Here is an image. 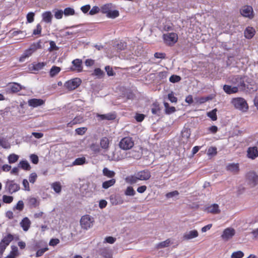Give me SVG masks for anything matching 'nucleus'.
<instances>
[{
    "instance_id": "nucleus-1",
    "label": "nucleus",
    "mask_w": 258,
    "mask_h": 258,
    "mask_svg": "<svg viewBox=\"0 0 258 258\" xmlns=\"http://www.w3.org/2000/svg\"><path fill=\"white\" fill-rule=\"evenodd\" d=\"M151 176L150 171L148 169H144L137 172L134 175L127 176L125 180L127 183L134 184L137 183L139 180H148Z\"/></svg>"
},
{
    "instance_id": "nucleus-2",
    "label": "nucleus",
    "mask_w": 258,
    "mask_h": 258,
    "mask_svg": "<svg viewBox=\"0 0 258 258\" xmlns=\"http://www.w3.org/2000/svg\"><path fill=\"white\" fill-rule=\"evenodd\" d=\"M231 103L236 109L242 112L248 111L249 107L246 101L242 97H235L231 99Z\"/></svg>"
},
{
    "instance_id": "nucleus-3",
    "label": "nucleus",
    "mask_w": 258,
    "mask_h": 258,
    "mask_svg": "<svg viewBox=\"0 0 258 258\" xmlns=\"http://www.w3.org/2000/svg\"><path fill=\"white\" fill-rule=\"evenodd\" d=\"M41 48L40 41L32 43L20 57V61H23L27 57L30 56L35 51Z\"/></svg>"
},
{
    "instance_id": "nucleus-4",
    "label": "nucleus",
    "mask_w": 258,
    "mask_h": 258,
    "mask_svg": "<svg viewBox=\"0 0 258 258\" xmlns=\"http://www.w3.org/2000/svg\"><path fill=\"white\" fill-rule=\"evenodd\" d=\"M134 146V141L132 137H125L123 138L119 143V147L124 150L132 149Z\"/></svg>"
},
{
    "instance_id": "nucleus-5",
    "label": "nucleus",
    "mask_w": 258,
    "mask_h": 258,
    "mask_svg": "<svg viewBox=\"0 0 258 258\" xmlns=\"http://www.w3.org/2000/svg\"><path fill=\"white\" fill-rule=\"evenodd\" d=\"M178 35L176 33L171 32L164 34L163 35V39L166 44L168 45H173L177 42Z\"/></svg>"
},
{
    "instance_id": "nucleus-6",
    "label": "nucleus",
    "mask_w": 258,
    "mask_h": 258,
    "mask_svg": "<svg viewBox=\"0 0 258 258\" xmlns=\"http://www.w3.org/2000/svg\"><path fill=\"white\" fill-rule=\"evenodd\" d=\"M94 219L89 215H85L82 217L80 224L82 228L88 229L93 226Z\"/></svg>"
},
{
    "instance_id": "nucleus-7",
    "label": "nucleus",
    "mask_w": 258,
    "mask_h": 258,
    "mask_svg": "<svg viewBox=\"0 0 258 258\" xmlns=\"http://www.w3.org/2000/svg\"><path fill=\"white\" fill-rule=\"evenodd\" d=\"M82 81L79 78H75L68 81L64 84V87L70 91L74 90L78 88Z\"/></svg>"
},
{
    "instance_id": "nucleus-8",
    "label": "nucleus",
    "mask_w": 258,
    "mask_h": 258,
    "mask_svg": "<svg viewBox=\"0 0 258 258\" xmlns=\"http://www.w3.org/2000/svg\"><path fill=\"white\" fill-rule=\"evenodd\" d=\"M235 234V230L231 227L226 228L221 235V238L224 241H228L231 239Z\"/></svg>"
},
{
    "instance_id": "nucleus-9",
    "label": "nucleus",
    "mask_w": 258,
    "mask_h": 258,
    "mask_svg": "<svg viewBox=\"0 0 258 258\" xmlns=\"http://www.w3.org/2000/svg\"><path fill=\"white\" fill-rule=\"evenodd\" d=\"M240 13L243 17L250 19H252L254 16L253 9L249 6H243L240 10Z\"/></svg>"
},
{
    "instance_id": "nucleus-10",
    "label": "nucleus",
    "mask_w": 258,
    "mask_h": 258,
    "mask_svg": "<svg viewBox=\"0 0 258 258\" xmlns=\"http://www.w3.org/2000/svg\"><path fill=\"white\" fill-rule=\"evenodd\" d=\"M246 178L251 186H254L258 183V175L254 172L250 171L247 173Z\"/></svg>"
},
{
    "instance_id": "nucleus-11",
    "label": "nucleus",
    "mask_w": 258,
    "mask_h": 258,
    "mask_svg": "<svg viewBox=\"0 0 258 258\" xmlns=\"http://www.w3.org/2000/svg\"><path fill=\"white\" fill-rule=\"evenodd\" d=\"M6 187L10 193H14L20 189L19 185L14 182V180H8L7 182Z\"/></svg>"
},
{
    "instance_id": "nucleus-12",
    "label": "nucleus",
    "mask_w": 258,
    "mask_h": 258,
    "mask_svg": "<svg viewBox=\"0 0 258 258\" xmlns=\"http://www.w3.org/2000/svg\"><path fill=\"white\" fill-rule=\"evenodd\" d=\"M45 103V100L41 99L32 98L28 100V104L33 108L37 107L43 105Z\"/></svg>"
},
{
    "instance_id": "nucleus-13",
    "label": "nucleus",
    "mask_w": 258,
    "mask_h": 258,
    "mask_svg": "<svg viewBox=\"0 0 258 258\" xmlns=\"http://www.w3.org/2000/svg\"><path fill=\"white\" fill-rule=\"evenodd\" d=\"M247 158L252 160L255 159L258 157V150L256 147H250L247 150Z\"/></svg>"
},
{
    "instance_id": "nucleus-14",
    "label": "nucleus",
    "mask_w": 258,
    "mask_h": 258,
    "mask_svg": "<svg viewBox=\"0 0 258 258\" xmlns=\"http://www.w3.org/2000/svg\"><path fill=\"white\" fill-rule=\"evenodd\" d=\"M199 235L198 232L196 230L187 231L184 233L183 235V239L188 240L198 237Z\"/></svg>"
},
{
    "instance_id": "nucleus-15",
    "label": "nucleus",
    "mask_w": 258,
    "mask_h": 258,
    "mask_svg": "<svg viewBox=\"0 0 258 258\" xmlns=\"http://www.w3.org/2000/svg\"><path fill=\"white\" fill-rule=\"evenodd\" d=\"M227 171L233 173L234 174H237L239 171V166L238 163H229L226 167Z\"/></svg>"
},
{
    "instance_id": "nucleus-16",
    "label": "nucleus",
    "mask_w": 258,
    "mask_h": 258,
    "mask_svg": "<svg viewBox=\"0 0 258 258\" xmlns=\"http://www.w3.org/2000/svg\"><path fill=\"white\" fill-rule=\"evenodd\" d=\"M99 253L104 258H112V251L109 248L104 247L100 248Z\"/></svg>"
},
{
    "instance_id": "nucleus-17",
    "label": "nucleus",
    "mask_w": 258,
    "mask_h": 258,
    "mask_svg": "<svg viewBox=\"0 0 258 258\" xmlns=\"http://www.w3.org/2000/svg\"><path fill=\"white\" fill-rule=\"evenodd\" d=\"M8 86L12 93L18 92L22 89V86L17 83H10Z\"/></svg>"
},
{
    "instance_id": "nucleus-18",
    "label": "nucleus",
    "mask_w": 258,
    "mask_h": 258,
    "mask_svg": "<svg viewBox=\"0 0 258 258\" xmlns=\"http://www.w3.org/2000/svg\"><path fill=\"white\" fill-rule=\"evenodd\" d=\"M223 89L224 92L227 94H234L238 92V87H232L228 85H224Z\"/></svg>"
},
{
    "instance_id": "nucleus-19",
    "label": "nucleus",
    "mask_w": 258,
    "mask_h": 258,
    "mask_svg": "<svg viewBox=\"0 0 258 258\" xmlns=\"http://www.w3.org/2000/svg\"><path fill=\"white\" fill-rule=\"evenodd\" d=\"M255 29L252 27H247L246 28L244 32V36L247 39H251L255 35Z\"/></svg>"
},
{
    "instance_id": "nucleus-20",
    "label": "nucleus",
    "mask_w": 258,
    "mask_h": 258,
    "mask_svg": "<svg viewBox=\"0 0 258 258\" xmlns=\"http://www.w3.org/2000/svg\"><path fill=\"white\" fill-rule=\"evenodd\" d=\"M127 158H133L135 159H139L141 157V154L138 151L132 150L127 153H126Z\"/></svg>"
},
{
    "instance_id": "nucleus-21",
    "label": "nucleus",
    "mask_w": 258,
    "mask_h": 258,
    "mask_svg": "<svg viewBox=\"0 0 258 258\" xmlns=\"http://www.w3.org/2000/svg\"><path fill=\"white\" fill-rule=\"evenodd\" d=\"M97 116L101 120H112L116 118V114L115 113H109L105 114H97Z\"/></svg>"
},
{
    "instance_id": "nucleus-22",
    "label": "nucleus",
    "mask_w": 258,
    "mask_h": 258,
    "mask_svg": "<svg viewBox=\"0 0 258 258\" xmlns=\"http://www.w3.org/2000/svg\"><path fill=\"white\" fill-rule=\"evenodd\" d=\"M20 224L23 230L24 231H27L30 227L31 221L27 217H25L21 221Z\"/></svg>"
},
{
    "instance_id": "nucleus-23",
    "label": "nucleus",
    "mask_w": 258,
    "mask_h": 258,
    "mask_svg": "<svg viewBox=\"0 0 258 258\" xmlns=\"http://www.w3.org/2000/svg\"><path fill=\"white\" fill-rule=\"evenodd\" d=\"M39 202L35 198H30L27 200V205L29 208H36L39 205Z\"/></svg>"
},
{
    "instance_id": "nucleus-24",
    "label": "nucleus",
    "mask_w": 258,
    "mask_h": 258,
    "mask_svg": "<svg viewBox=\"0 0 258 258\" xmlns=\"http://www.w3.org/2000/svg\"><path fill=\"white\" fill-rule=\"evenodd\" d=\"M19 254V253L18 247L16 246L12 245L11 246V251L9 254L5 258H16Z\"/></svg>"
},
{
    "instance_id": "nucleus-25",
    "label": "nucleus",
    "mask_w": 258,
    "mask_h": 258,
    "mask_svg": "<svg viewBox=\"0 0 258 258\" xmlns=\"http://www.w3.org/2000/svg\"><path fill=\"white\" fill-rule=\"evenodd\" d=\"M126 157V153H122L121 150L115 151L113 154V158L116 161L121 160L124 158Z\"/></svg>"
},
{
    "instance_id": "nucleus-26",
    "label": "nucleus",
    "mask_w": 258,
    "mask_h": 258,
    "mask_svg": "<svg viewBox=\"0 0 258 258\" xmlns=\"http://www.w3.org/2000/svg\"><path fill=\"white\" fill-rule=\"evenodd\" d=\"M72 63L75 67V70L80 72L83 70L82 61L80 59H76L72 61Z\"/></svg>"
},
{
    "instance_id": "nucleus-27",
    "label": "nucleus",
    "mask_w": 258,
    "mask_h": 258,
    "mask_svg": "<svg viewBox=\"0 0 258 258\" xmlns=\"http://www.w3.org/2000/svg\"><path fill=\"white\" fill-rule=\"evenodd\" d=\"M160 107L158 102L153 103L151 106V111L152 114L159 115L160 113Z\"/></svg>"
},
{
    "instance_id": "nucleus-28",
    "label": "nucleus",
    "mask_w": 258,
    "mask_h": 258,
    "mask_svg": "<svg viewBox=\"0 0 258 258\" xmlns=\"http://www.w3.org/2000/svg\"><path fill=\"white\" fill-rule=\"evenodd\" d=\"M18 167L26 171H29L31 169V166L27 160L21 161L18 164Z\"/></svg>"
},
{
    "instance_id": "nucleus-29",
    "label": "nucleus",
    "mask_w": 258,
    "mask_h": 258,
    "mask_svg": "<svg viewBox=\"0 0 258 258\" xmlns=\"http://www.w3.org/2000/svg\"><path fill=\"white\" fill-rule=\"evenodd\" d=\"M212 97L211 96H208L206 97H196L195 100L197 104H202L209 100H212Z\"/></svg>"
},
{
    "instance_id": "nucleus-30",
    "label": "nucleus",
    "mask_w": 258,
    "mask_h": 258,
    "mask_svg": "<svg viewBox=\"0 0 258 258\" xmlns=\"http://www.w3.org/2000/svg\"><path fill=\"white\" fill-rule=\"evenodd\" d=\"M101 147L103 149L107 150L108 149L109 146V140L107 137H103L100 142Z\"/></svg>"
},
{
    "instance_id": "nucleus-31",
    "label": "nucleus",
    "mask_w": 258,
    "mask_h": 258,
    "mask_svg": "<svg viewBox=\"0 0 258 258\" xmlns=\"http://www.w3.org/2000/svg\"><path fill=\"white\" fill-rule=\"evenodd\" d=\"M116 182L115 178H111L110 180L105 181L102 183V187L104 189H107L109 187L114 185Z\"/></svg>"
},
{
    "instance_id": "nucleus-32",
    "label": "nucleus",
    "mask_w": 258,
    "mask_h": 258,
    "mask_svg": "<svg viewBox=\"0 0 258 258\" xmlns=\"http://www.w3.org/2000/svg\"><path fill=\"white\" fill-rule=\"evenodd\" d=\"M52 15L51 13L49 11H47L43 13L42 18L43 20L46 23H50L51 22Z\"/></svg>"
},
{
    "instance_id": "nucleus-33",
    "label": "nucleus",
    "mask_w": 258,
    "mask_h": 258,
    "mask_svg": "<svg viewBox=\"0 0 258 258\" xmlns=\"http://www.w3.org/2000/svg\"><path fill=\"white\" fill-rule=\"evenodd\" d=\"M93 76H96L99 79H101L105 76L104 72L100 68H96L92 74Z\"/></svg>"
},
{
    "instance_id": "nucleus-34",
    "label": "nucleus",
    "mask_w": 258,
    "mask_h": 258,
    "mask_svg": "<svg viewBox=\"0 0 258 258\" xmlns=\"http://www.w3.org/2000/svg\"><path fill=\"white\" fill-rule=\"evenodd\" d=\"M103 175L108 177L113 178L115 175V172L112 170H109L107 168L105 167L102 170Z\"/></svg>"
},
{
    "instance_id": "nucleus-35",
    "label": "nucleus",
    "mask_w": 258,
    "mask_h": 258,
    "mask_svg": "<svg viewBox=\"0 0 258 258\" xmlns=\"http://www.w3.org/2000/svg\"><path fill=\"white\" fill-rule=\"evenodd\" d=\"M164 105L165 107V112L167 114H170L176 111L175 108L173 106H170L167 102H164Z\"/></svg>"
},
{
    "instance_id": "nucleus-36",
    "label": "nucleus",
    "mask_w": 258,
    "mask_h": 258,
    "mask_svg": "<svg viewBox=\"0 0 258 258\" xmlns=\"http://www.w3.org/2000/svg\"><path fill=\"white\" fill-rule=\"evenodd\" d=\"M19 158V155L14 153L10 154L8 157V162L10 164H13L18 161Z\"/></svg>"
},
{
    "instance_id": "nucleus-37",
    "label": "nucleus",
    "mask_w": 258,
    "mask_h": 258,
    "mask_svg": "<svg viewBox=\"0 0 258 258\" xmlns=\"http://www.w3.org/2000/svg\"><path fill=\"white\" fill-rule=\"evenodd\" d=\"M13 236L11 234H9L6 236L1 242L8 246L10 243L13 240Z\"/></svg>"
},
{
    "instance_id": "nucleus-38",
    "label": "nucleus",
    "mask_w": 258,
    "mask_h": 258,
    "mask_svg": "<svg viewBox=\"0 0 258 258\" xmlns=\"http://www.w3.org/2000/svg\"><path fill=\"white\" fill-rule=\"evenodd\" d=\"M111 4H106L104 5H103L100 8V12L102 14H106V15L108 14L109 11H110L111 9Z\"/></svg>"
},
{
    "instance_id": "nucleus-39",
    "label": "nucleus",
    "mask_w": 258,
    "mask_h": 258,
    "mask_svg": "<svg viewBox=\"0 0 258 258\" xmlns=\"http://www.w3.org/2000/svg\"><path fill=\"white\" fill-rule=\"evenodd\" d=\"M238 79V83H237L236 84V87H238V89L239 88H241L242 89H244V88L245 87V82H244V78L241 77V76H239V75H237V78Z\"/></svg>"
},
{
    "instance_id": "nucleus-40",
    "label": "nucleus",
    "mask_w": 258,
    "mask_h": 258,
    "mask_svg": "<svg viewBox=\"0 0 258 258\" xmlns=\"http://www.w3.org/2000/svg\"><path fill=\"white\" fill-rule=\"evenodd\" d=\"M61 69L59 67H56V66H53L51 68L50 72H49V75L51 77H53L55 76L56 75H57L59 72L60 71Z\"/></svg>"
},
{
    "instance_id": "nucleus-41",
    "label": "nucleus",
    "mask_w": 258,
    "mask_h": 258,
    "mask_svg": "<svg viewBox=\"0 0 258 258\" xmlns=\"http://www.w3.org/2000/svg\"><path fill=\"white\" fill-rule=\"evenodd\" d=\"M170 244V239H168L164 241L161 242L157 244L156 247L158 249L168 247Z\"/></svg>"
},
{
    "instance_id": "nucleus-42",
    "label": "nucleus",
    "mask_w": 258,
    "mask_h": 258,
    "mask_svg": "<svg viewBox=\"0 0 258 258\" xmlns=\"http://www.w3.org/2000/svg\"><path fill=\"white\" fill-rule=\"evenodd\" d=\"M86 163V158L84 157L76 159L73 162V165H82Z\"/></svg>"
},
{
    "instance_id": "nucleus-43",
    "label": "nucleus",
    "mask_w": 258,
    "mask_h": 258,
    "mask_svg": "<svg viewBox=\"0 0 258 258\" xmlns=\"http://www.w3.org/2000/svg\"><path fill=\"white\" fill-rule=\"evenodd\" d=\"M51 187L56 193H59L61 190V186L59 182H55L51 184Z\"/></svg>"
},
{
    "instance_id": "nucleus-44",
    "label": "nucleus",
    "mask_w": 258,
    "mask_h": 258,
    "mask_svg": "<svg viewBox=\"0 0 258 258\" xmlns=\"http://www.w3.org/2000/svg\"><path fill=\"white\" fill-rule=\"evenodd\" d=\"M124 194L127 196H134L136 194V191L132 186H128L124 191Z\"/></svg>"
},
{
    "instance_id": "nucleus-45",
    "label": "nucleus",
    "mask_w": 258,
    "mask_h": 258,
    "mask_svg": "<svg viewBox=\"0 0 258 258\" xmlns=\"http://www.w3.org/2000/svg\"><path fill=\"white\" fill-rule=\"evenodd\" d=\"M119 13L117 10L110 11L107 15V17L109 18L114 19L118 17Z\"/></svg>"
},
{
    "instance_id": "nucleus-46",
    "label": "nucleus",
    "mask_w": 258,
    "mask_h": 258,
    "mask_svg": "<svg viewBox=\"0 0 258 258\" xmlns=\"http://www.w3.org/2000/svg\"><path fill=\"white\" fill-rule=\"evenodd\" d=\"M46 64V62H38L33 64V69L35 71H39L42 69Z\"/></svg>"
},
{
    "instance_id": "nucleus-47",
    "label": "nucleus",
    "mask_w": 258,
    "mask_h": 258,
    "mask_svg": "<svg viewBox=\"0 0 258 258\" xmlns=\"http://www.w3.org/2000/svg\"><path fill=\"white\" fill-rule=\"evenodd\" d=\"M216 111V109H215L207 113L208 116H209L213 121H215L217 119Z\"/></svg>"
},
{
    "instance_id": "nucleus-48",
    "label": "nucleus",
    "mask_w": 258,
    "mask_h": 258,
    "mask_svg": "<svg viewBox=\"0 0 258 258\" xmlns=\"http://www.w3.org/2000/svg\"><path fill=\"white\" fill-rule=\"evenodd\" d=\"M0 146L5 149H8L10 148V144L4 138H0Z\"/></svg>"
},
{
    "instance_id": "nucleus-49",
    "label": "nucleus",
    "mask_w": 258,
    "mask_h": 258,
    "mask_svg": "<svg viewBox=\"0 0 258 258\" xmlns=\"http://www.w3.org/2000/svg\"><path fill=\"white\" fill-rule=\"evenodd\" d=\"M49 44H50V47L48 49V50L49 52L58 50L59 49L58 47L56 46L54 41H50Z\"/></svg>"
},
{
    "instance_id": "nucleus-50",
    "label": "nucleus",
    "mask_w": 258,
    "mask_h": 258,
    "mask_svg": "<svg viewBox=\"0 0 258 258\" xmlns=\"http://www.w3.org/2000/svg\"><path fill=\"white\" fill-rule=\"evenodd\" d=\"M75 13V10L70 7L66 8L63 11V14L66 16L74 15Z\"/></svg>"
},
{
    "instance_id": "nucleus-51",
    "label": "nucleus",
    "mask_w": 258,
    "mask_h": 258,
    "mask_svg": "<svg viewBox=\"0 0 258 258\" xmlns=\"http://www.w3.org/2000/svg\"><path fill=\"white\" fill-rule=\"evenodd\" d=\"M244 256V253L242 251L239 250L233 252L231 255V258H241Z\"/></svg>"
},
{
    "instance_id": "nucleus-52",
    "label": "nucleus",
    "mask_w": 258,
    "mask_h": 258,
    "mask_svg": "<svg viewBox=\"0 0 258 258\" xmlns=\"http://www.w3.org/2000/svg\"><path fill=\"white\" fill-rule=\"evenodd\" d=\"M217 153V148L215 147H211L208 150V155L209 156L216 155Z\"/></svg>"
},
{
    "instance_id": "nucleus-53",
    "label": "nucleus",
    "mask_w": 258,
    "mask_h": 258,
    "mask_svg": "<svg viewBox=\"0 0 258 258\" xmlns=\"http://www.w3.org/2000/svg\"><path fill=\"white\" fill-rule=\"evenodd\" d=\"M181 78L177 75H173L169 78V81L172 83H177L180 81Z\"/></svg>"
},
{
    "instance_id": "nucleus-54",
    "label": "nucleus",
    "mask_w": 258,
    "mask_h": 258,
    "mask_svg": "<svg viewBox=\"0 0 258 258\" xmlns=\"http://www.w3.org/2000/svg\"><path fill=\"white\" fill-rule=\"evenodd\" d=\"M168 98L172 103H176L177 102V98L174 96L173 92L168 94Z\"/></svg>"
},
{
    "instance_id": "nucleus-55",
    "label": "nucleus",
    "mask_w": 258,
    "mask_h": 258,
    "mask_svg": "<svg viewBox=\"0 0 258 258\" xmlns=\"http://www.w3.org/2000/svg\"><path fill=\"white\" fill-rule=\"evenodd\" d=\"M87 128L85 127H79L76 129V134L79 135H83L86 132Z\"/></svg>"
},
{
    "instance_id": "nucleus-56",
    "label": "nucleus",
    "mask_w": 258,
    "mask_h": 258,
    "mask_svg": "<svg viewBox=\"0 0 258 258\" xmlns=\"http://www.w3.org/2000/svg\"><path fill=\"white\" fill-rule=\"evenodd\" d=\"M179 195V192L177 190H174L171 192H168L166 194V197L167 199H170L174 197H176Z\"/></svg>"
},
{
    "instance_id": "nucleus-57",
    "label": "nucleus",
    "mask_w": 258,
    "mask_h": 258,
    "mask_svg": "<svg viewBox=\"0 0 258 258\" xmlns=\"http://www.w3.org/2000/svg\"><path fill=\"white\" fill-rule=\"evenodd\" d=\"M105 70L108 76H113L115 75V73L113 72L112 68L109 66H107L105 67Z\"/></svg>"
},
{
    "instance_id": "nucleus-58",
    "label": "nucleus",
    "mask_w": 258,
    "mask_h": 258,
    "mask_svg": "<svg viewBox=\"0 0 258 258\" xmlns=\"http://www.w3.org/2000/svg\"><path fill=\"white\" fill-rule=\"evenodd\" d=\"M100 11V9L97 6H94L92 8V9L89 11V14L91 15H93L96 14H97Z\"/></svg>"
},
{
    "instance_id": "nucleus-59",
    "label": "nucleus",
    "mask_w": 258,
    "mask_h": 258,
    "mask_svg": "<svg viewBox=\"0 0 258 258\" xmlns=\"http://www.w3.org/2000/svg\"><path fill=\"white\" fill-rule=\"evenodd\" d=\"M3 200L4 203L9 204L13 201V198L11 196L4 195L3 197Z\"/></svg>"
},
{
    "instance_id": "nucleus-60",
    "label": "nucleus",
    "mask_w": 258,
    "mask_h": 258,
    "mask_svg": "<svg viewBox=\"0 0 258 258\" xmlns=\"http://www.w3.org/2000/svg\"><path fill=\"white\" fill-rule=\"evenodd\" d=\"M37 177V176L36 173L33 172L31 173L29 177V181L31 183H34L35 182Z\"/></svg>"
},
{
    "instance_id": "nucleus-61",
    "label": "nucleus",
    "mask_w": 258,
    "mask_h": 258,
    "mask_svg": "<svg viewBox=\"0 0 258 258\" xmlns=\"http://www.w3.org/2000/svg\"><path fill=\"white\" fill-rule=\"evenodd\" d=\"M63 12L62 10H57L54 13V17L57 19H60L62 18Z\"/></svg>"
},
{
    "instance_id": "nucleus-62",
    "label": "nucleus",
    "mask_w": 258,
    "mask_h": 258,
    "mask_svg": "<svg viewBox=\"0 0 258 258\" xmlns=\"http://www.w3.org/2000/svg\"><path fill=\"white\" fill-rule=\"evenodd\" d=\"M41 30H42L41 26L39 24H38L36 26V28L33 30V34H34V35L40 34L41 32Z\"/></svg>"
},
{
    "instance_id": "nucleus-63",
    "label": "nucleus",
    "mask_w": 258,
    "mask_h": 258,
    "mask_svg": "<svg viewBox=\"0 0 258 258\" xmlns=\"http://www.w3.org/2000/svg\"><path fill=\"white\" fill-rule=\"evenodd\" d=\"M30 159L31 162L35 164H37L38 163L39 159L37 155L35 154H32L30 155Z\"/></svg>"
},
{
    "instance_id": "nucleus-64",
    "label": "nucleus",
    "mask_w": 258,
    "mask_h": 258,
    "mask_svg": "<svg viewBox=\"0 0 258 258\" xmlns=\"http://www.w3.org/2000/svg\"><path fill=\"white\" fill-rule=\"evenodd\" d=\"M34 13L30 12L27 15V20L29 23H32L34 21Z\"/></svg>"
}]
</instances>
